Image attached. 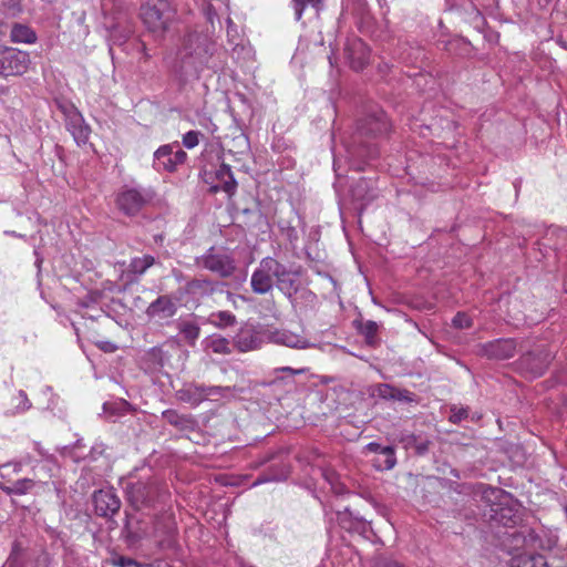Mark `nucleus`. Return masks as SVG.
<instances>
[{
    "label": "nucleus",
    "instance_id": "obj_1",
    "mask_svg": "<svg viewBox=\"0 0 567 567\" xmlns=\"http://www.w3.org/2000/svg\"><path fill=\"white\" fill-rule=\"evenodd\" d=\"M225 51L208 35L187 34L176 53L173 73L181 84L198 80L204 71L216 73L225 65Z\"/></svg>",
    "mask_w": 567,
    "mask_h": 567
},
{
    "label": "nucleus",
    "instance_id": "obj_2",
    "mask_svg": "<svg viewBox=\"0 0 567 567\" xmlns=\"http://www.w3.org/2000/svg\"><path fill=\"white\" fill-rule=\"evenodd\" d=\"M275 286L291 299L298 290V272L275 258H262L251 274V290L257 295H267Z\"/></svg>",
    "mask_w": 567,
    "mask_h": 567
},
{
    "label": "nucleus",
    "instance_id": "obj_3",
    "mask_svg": "<svg viewBox=\"0 0 567 567\" xmlns=\"http://www.w3.org/2000/svg\"><path fill=\"white\" fill-rule=\"evenodd\" d=\"M196 267L215 274L221 279L233 277L237 270L234 254L226 247L212 246L203 255L195 257Z\"/></svg>",
    "mask_w": 567,
    "mask_h": 567
},
{
    "label": "nucleus",
    "instance_id": "obj_4",
    "mask_svg": "<svg viewBox=\"0 0 567 567\" xmlns=\"http://www.w3.org/2000/svg\"><path fill=\"white\" fill-rule=\"evenodd\" d=\"M140 16L148 31L163 35L174 20L175 12L167 0H146Z\"/></svg>",
    "mask_w": 567,
    "mask_h": 567
},
{
    "label": "nucleus",
    "instance_id": "obj_5",
    "mask_svg": "<svg viewBox=\"0 0 567 567\" xmlns=\"http://www.w3.org/2000/svg\"><path fill=\"white\" fill-rule=\"evenodd\" d=\"M31 65V58L27 51L0 44V76H21Z\"/></svg>",
    "mask_w": 567,
    "mask_h": 567
},
{
    "label": "nucleus",
    "instance_id": "obj_6",
    "mask_svg": "<svg viewBox=\"0 0 567 567\" xmlns=\"http://www.w3.org/2000/svg\"><path fill=\"white\" fill-rule=\"evenodd\" d=\"M154 196L152 188L127 187L118 193L116 204L124 214L133 216L152 202Z\"/></svg>",
    "mask_w": 567,
    "mask_h": 567
},
{
    "label": "nucleus",
    "instance_id": "obj_7",
    "mask_svg": "<svg viewBox=\"0 0 567 567\" xmlns=\"http://www.w3.org/2000/svg\"><path fill=\"white\" fill-rule=\"evenodd\" d=\"M268 333L269 330L265 329L260 324L246 322L235 334L233 339L234 347L239 352L257 350L261 348L264 343L268 342Z\"/></svg>",
    "mask_w": 567,
    "mask_h": 567
},
{
    "label": "nucleus",
    "instance_id": "obj_8",
    "mask_svg": "<svg viewBox=\"0 0 567 567\" xmlns=\"http://www.w3.org/2000/svg\"><path fill=\"white\" fill-rule=\"evenodd\" d=\"M187 159V154L177 142L159 146L153 155V167L157 172L174 173Z\"/></svg>",
    "mask_w": 567,
    "mask_h": 567
},
{
    "label": "nucleus",
    "instance_id": "obj_9",
    "mask_svg": "<svg viewBox=\"0 0 567 567\" xmlns=\"http://www.w3.org/2000/svg\"><path fill=\"white\" fill-rule=\"evenodd\" d=\"M488 516L496 525L514 527L520 520L519 506L506 495L498 503L491 505Z\"/></svg>",
    "mask_w": 567,
    "mask_h": 567
},
{
    "label": "nucleus",
    "instance_id": "obj_10",
    "mask_svg": "<svg viewBox=\"0 0 567 567\" xmlns=\"http://www.w3.org/2000/svg\"><path fill=\"white\" fill-rule=\"evenodd\" d=\"M128 502L135 508L148 506L155 499L158 488L154 481L128 482L125 486Z\"/></svg>",
    "mask_w": 567,
    "mask_h": 567
},
{
    "label": "nucleus",
    "instance_id": "obj_11",
    "mask_svg": "<svg viewBox=\"0 0 567 567\" xmlns=\"http://www.w3.org/2000/svg\"><path fill=\"white\" fill-rule=\"evenodd\" d=\"M62 112L65 117V127L73 136L79 146L85 145L89 142L91 128L85 123L83 115L72 104L62 106Z\"/></svg>",
    "mask_w": 567,
    "mask_h": 567
},
{
    "label": "nucleus",
    "instance_id": "obj_12",
    "mask_svg": "<svg viewBox=\"0 0 567 567\" xmlns=\"http://www.w3.org/2000/svg\"><path fill=\"white\" fill-rule=\"evenodd\" d=\"M551 360V353L542 347L523 354L519 359V367L528 377L538 378L545 373Z\"/></svg>",
    "mask_w": 567,
    "mask_h": 567
},
{
    "label": "nucleus",
    "instance_id": "obj_13",
    "mask_svg": "<svg viewBox=\"0 0 567 567\" xmlns=\"http://www.w3.org/2000/svg\"><path fill=\"white\" fill-rule=\"evenodd\" d=\"M225 286L224 282H219L209 278H194L186 282L182 291L188 296L193 301H200L204 298L210 297Z\"/></svg>",
    "mask_w": 567,
    "mask_h": 567
},
{
    "label": "nucleus",
    "instance_id": "obj_14",
    "mask_svg": "<svg viewBox=\"0 0 567 567\" xmlns=\"http://www.w3.org/2000/svg\"><path fill=\"white\" fill-rule=\"evenodd\" d=\"M95 514L101 517H112L121 507V501L113 488H102L93 494Z\"/></svg>",
    "mask_w": 567,
    "mask_h": 567
},
{
    "label": "nucleus",
    "instance_id": "obj_15",
    "mask_svg": "<svg viewBox=\"0 0 567 567\" xmlns=\"http://www.w3.org/2000/svg\"><path fill=\"white\" fill-rule=\"evenodd\" d=\"M268 342H272L278 346H285L297 350H303L315 347V344L311 343L306 336L296 333L288 329L269 330Z\"/></svg>",
    "mask_w": 567,
    "mask_h": 567
},
{
    "label": "nucleus",
    "instance_id": "obj_16",
    "mask_svg": "<svg viewBox=\"0 0 567 567\" xmlns=\"http://www.w3.org/2000/svg\"><path fill=\"white\" fill-rule=\"evenodd\" d=\"M481 353L488 359L506 360L516 353V342L514 339H497L481 346Z\"/></svg>",
    "mask_w": 567,
    "mask_h": 567
},
{
    "label": "nucleus",
    "instance_id": "obj_17",
    "mask_svg": "<svg viewBox=\"0 0 567 567\" xmlns=\"http://www.w3.org/2000/svg\"><path fill=\"white\" fill-rule=\"evenodd\" d=\"M177 312V303L168 295H162L150 303L146 316L156 321L173 318Z\"/></svg>",
    "mask_w": 567,
    "mask_h": 567
},
{
    "label": "nucleus",
    "instance_id": "obj_18",
    "mask_svg": "<svg viewBox=\"0 0 567 567\" xmlns=\"http://www.w3.org/2000/svg\"><path fill=\"white\" fill-rule=\"evenodd\" d=\"M215 179L216 183L210 186L212 193L225 192L228 195H233L236 192L237 182L229 165L220 164L215 172Z\"/></svg>",
    "mask_w": 567,
    "mask_h": 567
},
{
    "label": "nucleus",
    "instance_id": "obj_19",
    "mask_svg": "<svg viewBox=\"0 0 567 567\" xmlns=\"http://www.w3.org/2000/svg\"><path fill=\"white\" fill-rule=\"evenodd\" d=\"M350 66L355 70H362L369 62L370 52L367 45L359 39L350 42L346 49Z\"/></svg>",
    "mask_w": 567,
    "mask_h": 567
},
{
    "label": "nucleus",
    "instance_id": "obj_20",
    "mask_svg": "<svg viewBox=\"0 0 567 567\" xmlns=\"http://www.w3.org/2000/svg\"><path fill=\"white\" fill-rule=\"evenodd\" d=\"M358 128L361 134L378 136L389 132L390 123L386 115L381 112L363 120Z\"/></svg>",
    "mask_w": 567,
    "mask_h": 567
},
{
    "label": "nucleus",
    "instance_id": "obj_21",
    "mask_svg": "<svg viewBox=\"0 0 567 567\" xmlns=\"http://www.w3.org/2000/svg\"><path fill=\"white\" fill-rule=\"evenodd\" d=\"M176 329L183 337V340L190 347L195 346L200 334V327L194 316L181 317L176 321Z\"/></svg>",
    "mask_w": 567,
    "mask_h": 567
},
{
    "label": "nucleus",
    "instance_id": "obj_22",
    "mask_svg": "<svg viewBox=\"0 0 567 567\" xmlns=\"http://www.w3.org/2000/svg\"><path fill=\"white\" fill-rule=\"evenodd\" d=\"M204 384L187 383L176 391V399L190 406H198L206 400Z\"/></svg>",
    "mask_w": 567,
    "mask_h": 567
},
{
    "label": "nucleus",
    "instance_id": "obj_23",
    "mask_svg": "<svg viewBox=\"0 0 567 567\" xmlns=\"http://www.w3.org/2000/svg\"><path fill=\"white\" fill-rule=\"evenodd\" d=\"M289 476V467L285 463H276L269 466L268 471L262 473L252 483V486H258L270 482H281Z\"/></svg>",
    "mask_w": 567,
    "mask_h": 567
},
{
    "label": "nucleus",
    "instance_id": "obj_24",
    "mask_svg": "<svg viewBox=\"0 0 567 567\" xmlns=\"http://www.w3.org/2000/svg\"><path fill=\"white\" fill-rule=\"evenodd\" d=\"M10 41L13 43L33 44L38 41V35L31 27L13 23L10 31Z\"/></svg>",
    "mask_w": 567,
    "mask_h": 567
},
{
    "label": "nucleus",
    "instance_id": "obj_25",
    "mask_svg": "<svg viewBox=\"0 0 567 567\" xmlns=\"http://www.w3.org/2000/svg\"><path fill=\"white\" fill-rule=\"evenodd\" d=\"M203 346L206 351L213 352L215 354H230V342L228 339L219 336L212 334L203 340Z\"/></svg>",
    "mask_w": 567,
    "mask_h": 567
},
{
    "label": "nucleus",
    "instance_id": "obj_26",
    "mask_svg": "<svg viewBox=\"0 0 567 567\" xmlns=\"http://www.w3.org/2000/svg\"><path fill=\"white\" fill-rule=\"evenodd\" d=\"M511 567H548V563L540 554H520L512 558Z\"/></svg>",
    "mask_w": 567,
    "mask_h": 567
},
{
    "label": "nucleus",
    "instance_id": "obj_27",
    "mask_svg": "<svg viewBox=\"0 0 567 567\" xmlns=\"http://www.w3.org/2000/svg\"><path fill=\"white\" fill-rule=\"evenodd\" d=\"M155 257L152 255L133 257L128 264L127 274L142 276L155 264Z\"/></svg>",
    "mask_w": 567,
    "mask_h": 567
},
{
    "label": "nucleus",
    "instance_id": "obj_28",
    "mask_svg": "<svg viewBox=\"0 0 567 567\" xmlns=\"http://www.w3.org/2000/svg\"><path fill=\"white\" fill-rule=\"evenodd\" d=\"M396 464L395 451L392 446H384L382 454L372 460V465L377 471L392 470Z\"/></svg>",
    "mask_w": 567,
    "mask_h": 567
},
{
    "label": "nucleus",
    "instance_id": "obj_29",
    "mask_svg": "<svg viewBox=\"0 0 567 567\" xmlns=\"http://www.w3.org/2000/svg\"><path fill=\"white\" fill-rule=\"evenodd\" d=\"M354 326L369 346L377 343L379 324L375 321H354Z\"/></svg>",
    "mask_w": 567,
    "mask_h": 567
},
{
    "label": "nucleus",
    "instance_id": "obj_30",
    "mask_svg": "<svg viewBox=\"0 0 567 567\" xmlns=\"http://www.w3.org/2000/svg\"><path fill=\"white\" fill-rule=\"evenodd\" d=\"M34 487V481L32 478H21L12 483L11 485L0 484V488L3 493L9 496L12 495H25Z\"/></svg>",
    "mask_w": 567,
    "mask_h": 567
},
{
    "label": "nucleus",
    "instance_id": "obj_31",
    "mask_svg": "<svg viewBox=\"0 0 567 567\" xmlns=\"http://www.w3.org/2000/svg\"><path fill=\"white\" fill-rule=\"evenodd\" d=\"M236 316L230 311H217L210 315L209 322L219 329L233 327L236 323Z\"/></svg>",
    "mask_w": 567,
    "mask_h": 567
},
{
    "label": "nucleus",
    "instance_id": "obj_32",
    "mask_svg": "<svg viewBox=\"0 0 567 567\" xmlns=\"http://www.w3.org/2000/svg\"><path fill=\"white\" fill-rule=\"evenodd\" d=\"M352 197L360 202L361 205H367L374 198V194L370 193L365 178H361L357 185L352 187Z\"/></svg>",
    "mask_w": 567,
    "mask_h": 567
},
{
    "label": "nucleus",
    "instance_id": "obj_33",
    "mask_svg": "<svg viewBox=\"0 0 567 567\" xmlns=\"http://www.w3.org/2000/svg\"><path fill=\"white\" fill-rule=\"evenodd\" d=\"M162 415L166 422L178 429H186L192 423V420L188 416L179 414L175 410H165Z\"/></svg>",
    "mask_w": 567,
    "mask_h": 567
},
{
    "label": "nucleus",
    "instance_id": "obj_34",
    "mask_svg": "<svg viewBox=\"0 0 567 567\" xmlns=\"http://www.w3.org/2000/svg\"><path fill=\"white\" fill-rule=\"evenodd\" d=\"M322 0H292V8L295 11V19L299 21L302 18L303 11L308 6L318 8Z\"/></svg>",
    "mask_w": 567,
    "mask_h": 567
},
{
    "label": "nucleus",
    "instance_id": "obj_35",
    "mask_svg": "<svg viewBox=\"0 0 567 567\" xmlns=\"http://www.w3.org/2000/svg\"><path fill=\"white\" fill-rule=\"evenodd\" d=\"M204 390L206 400L209 398H225L231 394L233 391L230 386L220 385H204Z\"/></svg>",
    "mask_w": 567,
    "mask_h": 567
},
{
    "label": "nucleus",
    "instance_id": "obj_36",
    "mask_svg": "<svg viewBox=\"0 0 567 567\" xmlns=\"http://www.w3.org/2000/svg\"><path fill=\"white\" fill-rule=\"evenodd\" d=\"M395 386L388 383H380L373 388V395H377L383 400L394 399Z\"/></svg>",
    "mask_w": 567,
    "mask_h": 567
},
{
    "label": "nucleus",
    "instance_id": "obj_37",
    "mask_svg": "<svg viewBox=\"0 0 567 567\" xmlns=\"http://www.w3.org/2000/svg\"><path fill=\"white\" fill-rule=\"evenodd\" d=\"M395 441L401 443L404 449L409 450L416 444L417 435L408 431H401L395 435Z\"/></svg>",
    "mask_w": 567,
    "mask_h": 567
},
{
    "label": "nucleus",
    "instance_id": "obj_38",
    "mask_svg": "<svg viewBox=\"0 0 567 567\" xmlns=\"http://www.w3.org/2000/svg\"><path fill=\"white\" fill-rule=\"evenodd\" d=\"M199 137H203V134L200 132L188 131L187 133H185L183 135V138H182L183 145L186 148L192 150L199 144Z\"/></svg>",
    "mask_w": 567,
    "mask_h": 567
},
{
    "label": "nucleus",
    "instance_id": "obj_39",
    "mask_svg": "<svg viewBox=\"0 0 567 567\" xmlns=\"http://www.w3.org/2000/svg\"><path fill=\"white\" fill-rule=\"evenodd\" d=\"M394 401L405 402V403H417V396L415 393L405 390L395 388L394 392Z\"/></svg>",
    "mask_w": 567,
    "mask_h": 567
},
{
    "label": "nucleus",
    "instance_id": "obj_40",
    "mask_svg": "<svg viewBox=\"0 0 567 567\" xmlns=\"http://www.w3.org/2000/svg\"><path fill=\"white\" fill-rule=\"evenodd\" d=\"M16 399L19 401L18 405L16 406V413H23V412L28 411L29 409H31L32 404H31L30 400L28 399L27 393L23 390H20L18 392V395Z\"/></svg>",
    "mask_w": 567,
    "mask_h": 567
},
{
    "label": "nucleus",
    "instance_id": "obj_41",
    "mask_svg": "<svg viewBox=\"0 0 567 567\" xmlns=\"http://www.w3.org/2000/svg\"><path fill=\"white\" fill-rule=\"evenodd\" d=\"M322 475L324 477V480L330 484L331 486V489L337 493V494H341L342 491H343V486L340 485L337 481H338V477L336 475V473L333 471H323L322 472Z\"/></svg>",
    "mask_w": 567,
    "mask_h": 567
},
{
    "label": "nucleus",
    "instance_id": "obj_42",
    "mask_svg": "<svg viewBox=\"0 0 567 567\" xmlns=\"http://www.w3.org/2000/svg\"><path fill=\"white\" fill-rule=\"evenodd\" d=\"M452 323L457 329H467V328L472 327L471 318L464 312H457L454 316Z\"/></svg>",
    "mask_w": 567,
    "mask_h": 567
},
{
    "label": "nucleus",
    "instance_id": "obj_43",
    "mask_svg": "<svg viewBox=\"0 0 567 567\" xmlns=\"http://www.w3.org/2000/svg\"><path fill=\"white\" fill-rule=\"evenodd\" d=\"M467 409L453 406L451 409L450 421L453 423H458L465 417H467Z\"/></svg>",
    "mask_w": 567,
    "mask_h": 567
},
{
    "label": "nucleus",
    "instance_id": "obj_44",
    "mask_svg": "<svg viewBox=\"0 0 567 567\" xmlns=\"http://www.w3.org/2000/svg\"><path fill=\"white\" fill-rule=\"evenodd\" d=\"M231 54L235 59H240L241 54L244 58L249 56L251 54V49L239 42H236L231 49Z\"/></svg>",
    "mask_w": 567,
    "mask_h": 567
},
{
    "label": "nucleus",
    "instance_id": "obj_45",
    "mask_svg": "<svg viewBox=\"0 0 567 567\" xmlns=\"http://www.w3.org/2000/svg\"><path fill=\"white\" fill-rule=\"evenodd\" d=\"M430 444L431 442L429 440L417 436V442L412 449H414L419 455H424L429 451Z\"/></svg>",
    "mask_w": 567,
    "mask_h": 567
},
{
    "label": "nucleus",
    "instance_id": "obj_46",
    "mask_svg": "<svg viewBox=\"0 0 567 567\" xmlns=\"http://www.w3.org/2000/svg\"><path fill=\"white\" fill-rule=\"evenodd\" d=\"M23 461H13V462H8V463H4L0 466V470L1 471H4L9 467H12V472L14 474H19L21 471H22V467H23Z\"/></svg>",
    "mask_w": 567,
    "mask_h": 567
},
{
    "label": "nucleus",
    "instance_id": "obj_47",
    "mask_svg": "<svg viewBox=\"0 0 567 567\" xmlns=\"http://www.w3.org/2000/svg\"><path fill=\"white\" fill-rule=\"evenodd\" d=\"M114 565L117 567H141L137 564V561H135L134 559H131V558H126V557H118L114 561Z\"/></svg>",
    "mask_w": 567,
    "mask_h": 567
},
{
    "label": "nucleus",
    "instance_id": "obj_48",
    "mask_svg": "<svg viewBox=\"0 0 567 567\" xmlns=\"http://www.w3.org/2000/svg\"><path fill=\"white\" fill-rule=\"evenodd\" d=\"M374 567H404L403 565L399 564L398 561L388 559V558H379Z\"/></svg>",
    "mask_w": 567,
    "mask_h": 567
},
{
    "label": "nucleus",
    "instance_id": "obj_49",
    "mask_svg": "<svg viewBox=\"0 0 567 567\" xmlns=\"http://www.w3.org/2000/svg\"><path fill=\"white\" fill-rule=\"evenodd\" d=\"M384 446H381L379 443L377 442H370L368 443L364 447H363V453H378V454H382V450H383Z\"/></svg>",
    "mask_w": 567,
    "mask_h": 567
},
{
    "label": "nucleus",
    "instance_id": "obj_50",
    "mask_svg": "<svg viewBox=\"0 0 567 567\" xmlns=\"http://www.w3.org/2000/svg\"><path fill=\"white\" fill-rule=\"evenodd\" d=\"M96 344L104 352H114L117 350V346L111 341H100Z\"/></svg>",
    "mask_w": 567,
    "mask_h": 567
},
{
    "label": "nucleus",
    "instance_id": "obj_51",
    "mask_svg": "<svg viewBox=\"0 0 567 567\" xmlns=\"http://www.w3.org/2000/svg\"><path fill=\"white\" fill-rule=\"evenodd\" d=\"M227 37L230 43H234V38L237 35V30L230 19L227 20Z\"/></svg>",
    "mask_w": 567,
    "mask_h": 567
},
{
    "label": "nucleus",
    "instance_id": "obj_52",
    "mask_svg": "<svg viewBox=\"0 0 567 567\" xmlns=\"http://www.w3.org/2000/svg\"><path fill=\"white\" fill-rule=\"evenodd\" d=\"M33 449H34V451H37V452H38V454H39L40 456H42V457H44V458L49 456L48 452H45V451L43 450V447L41 446V444H40L39 442H34V443H33Z\"/></svg>",
    "mask_w": 567,
    "mask_h": 567
},
{
    "label": "nucleus",
    "instance_id": "obj_53",
    "mask_svg": "<svg viewBox=\"0 0 567 567\" xmlns=\"http://www.w3.org/2000/svg\"><path fill=\"white\" fill-rule=\"evenodd\" d=\"M281 370H282V371L290 372V373H292V374H297V373H301V372H303V370H295V369H292V368H290V367H285V368H282Z\"/></svg>",
    "mask_w": 567,
    "mask_h": 567
},
{
    "label": "nucleus",
    "instance_id": "obj_54",
    "mask_svg": "<svg viewBox=\"0 0 567 567\" xmlns=\"http://www.w3.org/2000/svg\"><path fill=\"white\" fill-rule=\"evenodd\" d=\"M20 461H23V465H27V464H30L32 462V457L27 454V455H23Z\"/></svg>",
    "mask_w": 567,
    "mask_h": 567
},
{
    "label": "nucleus",
    "instance_id": "obj_55",
    "mask_svg": "<svg viewBox=\"0 0 567 567\" xmlns=\"http://www.w3.org/2000/svg\"><path fill=\"white\" fill-rule=\"evenodd\" d=\"M4 234L9 235V236H13V237H21V235L17 234L16 231H12V230H6Z\"/></svg>",
    "mask_w": 567,
    "mask_h": 567
},
{
    "label": "nucleus",
    "instance_id": "obj_56",
    "mask_svg": "<svg viewBox=\"0 0 567 567\" xmlns=\"http://www.w3.org/2000/svg\"><path fill=\"white\" fill-rule=\"evenodd\" d=\"M270 458H266V460H262L261 462H259V465H262L265 464L266 462H268Z\"/></svg>",
    "mask_w": 567,
    "mask_h": 567
}]
</instances>
